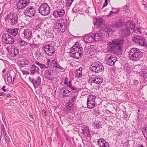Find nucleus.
Masks as SVG:
<instances>
[{
    "label": "nucleus",
    "instance_id": "1",
    "mask_svg": "<svg viewBox=\"0 0 147 147\" xmlns=\"http://www.w3.org/2000/svg\"><path fill=\"white\" fill-rule=\"evenodd\" d=\"M124 41L120 39H115L109 42L107 47V51L112 53H118L121 52Z\"/></svg>",
    "mask_w": 147,
    "mask_h": 147
},
{
    "label": "nucleus",
    "instance_id": "2",
    "mask_svg": "<svg viewBox=\"0 0 147 147\" xmlns=\"http://www.w3.org/2000/svg\"><path fill=\"white\" fill-rule=\"evenodd\" d=\"M71 57L76 59L80 58L83 53V49L80 45L76 43L71 47L69 52Z\"/></svg>",
    "mask_w": 147,
    "mask_h": 147
},
{
    "label": "nucleus",
    "instance_id": "3",
    "mask_svg": "<svg viewBox=\"0 0 147 147\" xmlns=\"http://www.w3.org/2000/svg\"><path fill=\"white\" fill-rule=\"evenodd\" d=\"M5 20L11 26H16L19 21L18 15L14 12H10L6 15Z\"/></svg>",
    "mask_w": 147,
    "mask_h": 147
},
{
    "label": "nucleus",
    "instance_id": "4",
    "mask_svg": "<svg viewBox=\"0 0 147 147\" xmlns=\"http://www.w3.org/2000/svg\"><path fill=\"white\" fill-rule=\"evenodd\" d=\"M67 22V19L65 18H63L58 20L55 24V29H57V31L59 32L63 33L66 30Z\"/></svg>",
    "mask_w": 147,
    "mask_h": 147
},
{
    "label": "nucleus",
    "instance_id": "5",
    "mask_svg": "<svg viewBox=\"0 0 147 147\" xmlns=\"http://www.w3.org/2000/svg\"><path fill=\"white\" fill-rule=\"evenodd\" d=\"M129 59L134 61L138 60L142 56V53L138 49L134 48L131 49L129 52Z\"/></svg>",
    "mask_w": 147,
    "mask_h": 147
},
{
    "label": "nucleus",
    "instance_id": "6",
    "mask_svg": "<svg viewBox=\"0 0 147 147\" xmlns=\"http://www.w3.org/2000/svg\"><path fill=\"white\" fill-rule=\"evenodd\" d=\"M89 70L92 72L98 73L103 71L104 67L100 62L96 61L93 62L89 67Z\"/></svg>",
    "mask_w": 147,
    "mask_h": 147
},
{
    "label": "nucleus",
    "instance_id": "7",
    "mask_svg": "<svg viewBox=\"0 0 147 147\" xmlns=\"http://www.w3.org/2000/svg\"><path fill=\"white\" fill-rule=\"evenodd\" d=\"M132 40L136 44L145 47H147V44L145 39L141 36L135 35L133 38Z\"/></svg>",
    "mask_w": 147,
    "mask_h": 147
},
{
    "label": "nucleus",
    "instance_id": "8",
    "mask_svg": "<svg viewBox=\"0 0 147 147\" xmlns=\"http://www.w3.org/2000/svg\"><path fill=\"white\" fill-rule=\"evenodd\" d=\"M39 13L42 16L48 15L50 12V8L46 3L42 4L38 9Z\"/></svg>",
    "mask_w": 147,
    "mask_h": 147
},
{
    "label": "nucleus",
    "instance_id": "9",
    "mask_svg": "<svg viewBox=\"0 0 147 147\" xmlns=\"http://www.w3.org/2000/svg\"><path fill=\"white\" fill-rule=\"evenodd\" d=\"M42 49L45 53L51 56L55 54V48L52 44L46 45L42 47Z\"/></svg>",
    "mask_w": 147,
    "mask_h": 147
},
{
    "label": "nucleus",
    "instance_id": "10",
    "mask_svg": "<svg viewBox=\"0 0 147 147\" xmlns=\"http://www.w3.org/2000/svg\"><path fill=\"white\" fill-rule=\"evenodd\" d=\"M1 39L2 42L6 44H13L15 41L13 37L7 33L3 34Z\"/></svg>",
    "mask_w": 147,
    "mask_h": 147
},
{
    "label": "nucleus",
    "instance_id": "11",
    "mask_svg": "<svg viewBox=\"0 0 147 147\" xmlns=\"http://www.w3.org/2000/svg\"><path fill=\"white\" fill-rule=\"evenodd\" d=\"M36 13V8L33 6H29L24 10L23 12L24 15L30 17H32L34 16Z\"/></svg>",
    "mask_w": 147,
    "mask_h": 147
},
{
    "label": "nucleus",
    "instance_id": "12",
    "mask_svg": "<svg viewBox=\"0 0 147 147\" xmlns=\"http://www.w3.org/2000/svg\"><path fill=\"white\" fill-rule=\"evenodd\" d=\"M96 96L92 94H90L88 96L87 102L88 108L91 109L94 108L96 106L95 99Z\"/></svg>",
    "mask_w": 147,
    "mask_h": 147
},
{
    "label": "nucleus",
    "instance_id": "13",
    "mask_svg": "<svg viewBox=\"0 0 147 147\" xmlns=\"http://www.w3.org/2000/svg\"><path fill=\"white\" fill-rule=\"evenodd\" d=\"M29 3V0H20L16 4L17 9L18 10L24 9Z\"/></svg>",
    "mask_w": 147,
    "mask_h": 147
},
{
    "label": "nucleus",
    "instance_id": "14",
    "mask_svg": "<svg viewBox=\"0 0 147 147\" xmlns=\"http://www.w3.org/2000/svg\"><path fill=\"white\" fill-rule=\"evenodd\" d=\"M125 23L122 19H119V20L115 21L111 24V27L113 29L117 28L124 26Z\"/></svg>",
    "mask_w": 147,
    "mask_h": 147
},
{
    "label": "nucleus",
    "instance_id": "15",
    "mask_svg": "<svg viewBox=\"0 0 147 147\" xmlns=\"http://www.w3.org/2000/svg\"><path fill=\"white\" fill-rule=\"evenodd\" d=\"M107 57V64L109 66L114 65L117 60V57L114 55H108Z\"/></svg>",
    "mask_w": 147,
    "mask_h": 147
},
{
    "label": "nucleus",
    "instance_id": "16",
    "mask_svg": "<svg viewBox=\"0 0 147 147\" xmlns=\"http://www.w3.org/2000/svg\"><path fill=\"white\" fill-rule=\"evenodd\" d=\"M23 34L24 35L23 38L24 39H26L30 40L32 38V31L31 29H26L24 30Z\"/></svg>",
    "mask_w": 147,
    "mask_h": 147
},
{
    "label": "nucleus",
    "instance_id": "17",
    "mask_svg": "<svg viewBox=\"0 0 147 147\" xmlns=\"http://www.w3.org/2000/svg\"><path fill=\"white\" fill-rule=\"evenodd\" d=\"M55 70L51 69H48L45 71L44 76L45 78L49 80H52L53 79V75L55 73Z\"/></svg>",
    "mask_w": 147,
    "mask_h": 147
},
{
    "label": "nucleus",
    "instance_id": "18",
    "mask_svg": "<svg viewBox=\"0 0 147 147\" xmlns=\"http://www.w3.org/2000/svg\"><path fill=\"white\" fill-rule=\"evenodd\" d=\"M93 35H94V40H95L96 41H98L101 40L103 37H104L105 36L107 35L108 34H109V33H102L100 32L96 33H92Z\"/></svg>",
    "mask_w": 147,
    "mask_h": 147
},
{
    "label": "nucleus",
    "instance_id": "19",
    "mask_svg": "<svg viewBox=\"0 0 147 147\" xmlns=\"http://www.w3.org/2000/svg\"><path fill=\"white\" fill-rule=\"evenodd\" d=\"M9 55L13 57L16 56L19 53V51L17 48L14 45H11Z\"/></svg>",
    "mask_w": 147,
    "mask_h": 147
},
{
    "label": "nucleus",
    "instance_id": "20",
    "mask_svg": "<svg viewBox=\"0 0 147 147\" xmlns=\"http://www.w3.org/2000/svg\"><path fill=\"white\" fill-rule=\"evenodd\" d=\"M65 14V11L62 8L61 9L59 8L55 10L53 13V16L55 18H57L58 17H62Z\"/></svg>",
    "mask_w": 147,
    "mask_h": 147
},
{
    "label": "nucleus",
    "instance_id": "21",
    "mask_svg": "<svg viewBox=\"0 0 147 147\" xmlns=\"http://www.w3.org/2000/svg\"><path fill=\"white\" fill-rule=\"evenodd\" d=\"M97 145L99 147H110L109 143L107 142L104 138H100L98 139Z\"/></svg>",
    "mask_w": 147,
    "mask_h": 147
},
{
    "label": "nucleus",
    "instance_id": "22",
    "mask_svg": "<svg viewBox=\"0 0 147 147\" xmlns=\"http://www.w3.org/2000/svg\"><path fill=\"white\" fill-rule=\"evenodd\" d=\"M94 35L92 33L86 34L84 38V41L87 43H90L94 41Z\"/></svg>",
    "mask_w": 147,
    "mask_h": 147
},
{
    "label": "nucleus",
    "instance_id": "23",
    "mask_svg": "<svg viewBox=\"0 0 147 147\" xmlns=\"http://www.w3.org/2000/svg\"><path fill=\"white\" fill-rule=\"evenodd\" d=\"M18 63L20 67V69H21L24 67V65H27L30 63L29 60L27 59L24 58V59L19 60L18 61Z\"/></svg>",
    "mask_w": 147,
    "mask_h": 147
},
{
    "label": "nucleus",
    "instance_id": "24",
    "mask_svg": "<svg viewBox=\"0 0 147 147\" xmlns=\"http://www.w3.org/2000/svg\"><path fill=\"white\" fill-rule=\"evenodd\" d=\"M31 82L33 84L34 88H37L39 86L41 83L40 77L38 76L36 79L32 78L30 80Z\"/></svg>",
    "mask_w": 147,
    "mask_h": 147
},
{
    "label": "nucleus",
    "instance_id": "25",
    "mask_svg": "<svg viewBox=\"0 0 147 147\" xmlns=\"http://www.w3.org/2000/svg\"><path fill=\"white\" fill-rule=\"evenodd\" d=\"M125 26L127 28L131 29V32H134L136 31L135 25L132 21H127L126 23Z\"/></svg>",
    "mask_w": 147,
    "mask_h": 147
},
{
    "label": "nucleus",
    "instance_id": "26",
    "mask_svg": "<svg viewBox=\"0 0 147 147\" xmlns=\"http://www.w3.org/2000/svg\"><path fill=\"white\" fill-rule=\"evenodd\" d=\"M77 97V95H73L71 97L67 100V102L66 103L75 106L76 99Z\"/></svg>",
    "mask_w": 147,
    "mask_h": 147
},
{
    "label": "nucleus",
    "instance_id": "27",
    "mask_svg": "<svg viewBox=\"0 0 147 147\" xmlns=\"http://www.w3.org/2000/svg\"><path fill=\"white\" fill-rule=\"evenodd\" d=\"M74 108L75 106L71 105L66 103L65 110L67 113H71L73 112Z\"/></svg>",
    "mask_w": 147,
    "mask_h": 147
},
{
    "label": "nucleus",
    "instance_id": "28",
    "mask_svg": "<svg viewBox=\"0 0 147 147\" xmlns=\"http://www.w3.org/2000/svg\"><path fill=\"white\" fill-rule=\"evenodd\" d=\"M39 68L34 64H33L31 66L30 71L31 72V74H39Z\"/></svg>",
    "mask_w": 147,
    "mask_h": 147
},
{
    "label": "nucleus",
    "instance_id": "29",
    "mask_svg": "<svg viewBox=\"0 0 147 147\" xmlns=\"http://www.w3.org/2000/svg\"><path fill=\"white\" fill-rule=\"evenodd\" d=\"M19 30V28H16L12 29H8L6 31L8 33L13 36H15L18 35Z\"/></svg>",
    "mask_w": 147,
    "mask_h": 147
},
{
    "label": "nucleus",
    "instance_id": "30",
    "mask_svg": "<svg viewBox=\"0 0 147 147\" xmlns=\"http://www.w3.org/2000/svg\"><path fill=\"white\" fill-rule=\"evenodd\" d=\"M112 11H110L109 13L107 16V17H110L111 16H113L114 15V14L116 15L117 13H119V12L120 10L118 8H113L112 9Z\"/></svg>",
    "mask_w": 147,
    "mask_h": 147
},
{
    "label": "nucleus",
    "instance_id": "31",
    "mask_svg": "<svg viewBox=\"0 0 147 147\" xmlns=\"http://www.w3.org/2000/svg\"><path fill=\"white\" fill-rule=\"evenodd\" d=\"M82 133L84 136L88 137H90V132L88 127H85L83 129H82Z\"/></svg>",
    "mask_w": 147,
    "mask_h": 147
},
{
    "label": "nucleus",
    "instance_id": "32",
    "mask_svg": "<svg viewBox=\"0 0 147 147\" xmlns=\"http://www.w3.org/2000/svg\"><path fill=\"white\" fill-rule=\"evenodd\" d=\"M104 21V20L103 18H100L96 19V22L94 23V25L97 26L98 27H100Z\"/></svg>",
    "mask_w": 147,
    "mask_h": 147
},
{
    "label": "nucleus",
    "instance_id": "33",
    "mask_svg": "<svg viewBox=\"0 0 147 147\" xmlns=\"http://www.w3.org/2000/svg\"><path fill=\"white\" fill-rule=\"evenodd\" d=\"M18 44L20 46V47H24L27 45V42L21 38H18L17 40Z\"/></svg>",
    "mask_w": 147,
    "mask_h": 147
},
{
    "label": "nucleus",
    "instance_id": "34",
    "mask_svg": "<svg viewBox=\"0 0 147 147\" xmlns=\"http://www.w3.org/2000/svg\"><path fill=\"white\" fill-rule=\"evenodd\" d=\"M96 75H92L90 76L88 81V83L92 85V83L96 84Z\"/></svg>",
    "mask_w": 147,
    "mask_h": 147
},
{
    "label": "nucleus",
    "instance_id": "35",
    "mask_svg": "<svg viewBox=\"0 0 147 147\" xmlns=\"http://www.w3.org/2000/svg\"><path fill=\"white\" fill-rule=\"evenodd\" d=\"M82 67H80L76 70V77L77 78H79L80 77H82Z\"/></svg>",
    "mask_w": 147,
    "mask_h": 147
},
{
    "label": "nucleus",
    "instance_id": "36",
    "mask_svg": "<svg viewBox=\"0 0 147 147\" xmlns=\"http://www.w3.org/2000/svg\"><path fill=\"white\" fill-rule=\"evenodd\" d=\"M133 32H131V29H129L126 27L123 31V34H124L125 36L129 35L130 34V33Z\"/></svg>",
    "mask_w": 147,
    "mask_h": 147
},
{
    "label": "nucleus",
    "instance_id": "37",
    "mask_svg": "<svg viewBox=\"0 0 147 147\" xmlns=\"http://www.w3.org/2000/svg\"><path fill=\"white\" fill-rule=\"evenodd\" d=\"M96 84H97L101 83L103 80L102 78L100 76H96Z\"/></svg>",
    "mask_w": 147,
    "mask_h": 147
},
{
    "label": "nucleus",
    "instance_id": "38",
    "mask_svg": "<svg viewBox=\"0 0 147 147\" xmlns=\"http://www.w3.org/2000/svg\"><path fill=\"white\" fill-rule=\"evenodd\" d=\"M1 129V135L2 136V134H4L5 132H6L7 131L6 129L4 126L3 123H1L0 125V126Z\"/></svg>",
    "mask_w": 147,
    "mask_h": 147
},
{
    "label": "nucleus",
    "instance_id": "39",
    "mask_svg": "<svg viewBox=\"0 0 147 147\" xmlns=\"http://www.w3.org/2000/svg\"><path fill=\"white\" fill-rule=\"evenodd\" d=\"M60 90L62 92H63L62 94L63 96L64 97H66V96H65V95L67 94L68 90L66 88H65L64 87H63L61 88Z\"/></svg>",
    "mask_w": 147,
    "mask_h": 147
},
{
    "label": "nucleus",
    "instance_id": "40",
    "mask_svg": "<svg viewBox=\"0 0 147 147\" xmlns=\"http://www.w3.org/2000/svg\"><path fill=\"white\" fill-rule=\"evenodd\" d=\"M93 126L95 128L98 129L100 128L101 125L98 122L96 121L93 123Z\"/></svg>",
    "mask_w": 147,
    "mask_h": 147
},
{
    "label": "nucleus",
    "instance_id": "41",
    "mask_svg": "<svg viewBox=\"0 0 147 147\" xmlns=\"http://www.w3.org/2000/svg\"><path fill=\"white\" fill-rule=\"evenodd\" d=\"M12 76L10 73H9L8 75V74H7V81L9 84H11L12 80Z\"/></svg>",
    "mask_w": 147,
    "mask_h": 147
},
{
    "label": "nucleus",
    "instance_id": "42",
    "mask_svg": "<svg viewBox=\"0 0 147 147\" xmlns=\"http://www.w3.org/2000/svg\"><path fill=\"white\" fill-rule=\"evenodd\" d=\"M93 111L95 115L96 116H98V115L100 114V113L98 108L93 110Z\"/></svg>",
    "mask_w": 147,
    "mask_h": 147
},
{
    "label": "nucleus",
    "instance_id": "43",
    "mask_svg": "<svg viewBox=\"0 0 147 147\" xmlns=\"http://www.w3.org/2000/svg\"><path fill=\"white\" fill-rule=\"evenodd\" d=\"M54 64L56 65L55 66V68L60 69L62 70H63V68L58 63L57 61L54 63Z\"/></svg>",
    "mask_w": 147,
    "mask_h": 147
},
{
    "label": "nucleus",
    "instance_id": "44",
    "mask_svg": "<svg viewBox=\"0 0 147 147\" xmlns=\"http://www.w3.org/2000/svg\"><path fill=\"white\" fill-rule=\"evenodd\" d=\"M68 88H70L72 90L74 91L75 92L79 91L78 89L75 86H72L71 85Z\"/></svg>",
    "mask_w": 147,
    "mask_h": 147
},
{
    "label": "nucleus",
    "instance_id": "45",
    "mask_svg": "<svg viewBox=\"0 0 147 147\" xmlns=\"http://www.w3.org/2000/svg\"><path fill=\"white\" fill-rule=\"evenodd\" d=\"M142 131L144 137H145V136L147 135V126L145 127L144 129H142Z\"/></svg>",
    "mask_w": 147,
    "mask_h": 147
},
{
    "label": "nucleus",
    "instance_id": "46",
    "mask_svg": "<svg viewBox=\"0 0 147 147\" xmlns=\"http://www.w3.org/2000/svg\"><path fill=\"white\" fill-rule=\"evenodd\" d=\"M73 1L72 0H67L66 1V4L67 6L69 7L70 6Z\"/></svg>",
    "mask_w": 147,
    "mask_h": 147
},
{
    "label": "nucleus",
    "instance_id": "47",
    "mask_svg": "<svg viewBox=\"0 0 147 147\" xmlns=\"http://www.w3.org/2000/svg\"><path fill=\"white\" fill-rule=\"evenodd\" d=\"M124 119H126L127 118H129V116L128 115L127 113V112L126 111H124L123 112V114Z\"/></svg>",
    "mask_w": 147,
    "mask_h": 147
},
{
    "label": "nucleus",
    "instance_id": "48",
    "mask_svg": "<svg viewBox=\"0 0 147 147\" xmlns=\"http://www.w3.org/2000/svg\"><path fill=\"white\" fill-rule=\"evenodd\" d=\"M30 46L32 49L36 48L38 47V45L35 43L31 44Z\"/></svg>",
    "mask_w": 147,
    "mask_h": 147
},
{
    "label": "nucleus",
    "instance_id": "49",
    "mask_svg": "<svg viewBox=\"0 0 147 147\" xmlns=\"http://www.w3.org/2000/svg\"><path fill=\"white\" fill-rule=\"evenodd\" d=\"M72 94V93L68 90L67 94L65 95L66 97H70Z\"/></svg>",
    "mask_w": 147,
    "mask_h": 147
},
{
    "label": "nucleus",
    "instance_id": "50",
    "mask_svg": "<svg viewBox=\"0 0 147 147\" xmlns=\"http://www.w3.org/2000/svg\"><path fill=\"white\" fill-rule=\"evenodd\" d=\"M93 48H94V47L93 45H90V46H88V49L86 50H89L92 51V50H93Z\"/></svg>",
    "mask_w": 147,
    "mask_h": 147
},
{
    "label": "nucleus",
    "instance_id": "51",
    "mask_svg": "<svg viewBox=\"0 0 147 147\" xmlns=\"http://www.w3.org/2000/svg\"><path fill=\"white\" fill-rule=\"evenodd\" d=\"M105 2L103 4L102 8H103L104 7L108 5V0H105Z\"/></svg>",
    "mask_w": 147,
    "mask_h": 147
},
{
    "label": "nucleus",
    "instance_id": "52",
    "mask_svg": "<svg viewBox=\"0 0 147 147\" xmlns=\"http://www.w3.org/2000/svg\"><path fill=\"white\" fill-rule=\"evenodd\" d=\"M39 66L41 69H43L44 68H47V67H46L45 64H43L42 63L40 64Z\"/></svg>",
    "mask_w": 147,
    "mask_h": 147
},
{
    "label": "nucleus",
    "instance_id": "53",
    "mask_svg": "<svg viewBox=\"0 0 147 147\" xmlns=\"http://www.w3.org/2000/svg\"><path fill=\"white\" fill-rule=\"evenodd\" d=\"M4 138L6 142H10V140L8 136H7L5 137H4Z\"/></svg>",
    "mask_w": 147,
    "mask_h": 147
},
{
    "label": "nucleus",
    "instance_id": "54",
    "mask_svg": "<svg viewBox=\"0 0 147 147\" xmlns=\"http://www.w3.org/2000/svg\"><path fill=\"white\" fill-rule=\"evenodd\" d=\"M68 78H66L64 80V84L65 85H68Z\"/></svg>",
    "mask_w": 147,
    "mask_h": 147
},
{
    "label": "nucleus",
    "instance_id": "55",
    "mask_svg": "<svg viewBox=\"0 0 147 147\" xmlns=\"http://www.w3.org/2000/svg\"><path fill=\"white\" fill-rule=\"evenodd\" d=\"M64 136H65V138H66V140L68 141L69 140V138L68 136V135L67 134H64Z\"/></svg>",
    "mask_w": 147,
    "mask_h": 147
},
{
    "label": "nucleus",
    "instance_id": "56",
    "mask_svg": "<svg viewBox=\"0 0 147 147\" xmlns=\"http://www.w3.org/2000/svg\"><path fill=\"white\" fill-rule=\"evenodd\" d=\"M21 71L24 75L25 74L28 75L29 74V73L26 71H24L23 70H21Z\"/></svg>",
    "mask_w": 147,
    "mask_h": 147
},
{
    "label": "nucleus",
    "instance_id": "57",
    "mask_svg": "<svg viewBox=\"0 0 147 147\" xmlns=\"http://www.w3.org/2000/svg\"><path fill=\"white\" fill-rule=\"evenodd\" d=\"M12 96V95L11 94L8 93L6 95V97L7 98H11Z\"/></svg>",
    "mask_w": 147,
    "mask_h": 147
},
{
    "label": "nucleus",
    "instance_id": "58",
    "mask_svg": "<svg viewBox=\"0 0 147 147\" xmlns=\"http://www.w3.org/2000/svg\"><path fill=\"white\" fill-rule=\"evenodd\" d=\"M6 94L4 92H0V96H5Z\"/></svg>",
    "mask_w": 147,
    "mask_h": 147
},
{
    "label": "nucleus",
    "instance_id": "59",
    "mask_svg": "<svg viewBox=\"0 0 147 147\" xmlns=\"http://www.w3.org/2000/svg\"><path fill=\"white\" fill-rule=\"evenodd\" d=\"M29 117L32 120H30L31 121H34V119L33 118V117L32 116V115H29Z\"/></svg>",
    "mask_w": 147,
    "mask_h": 147
},
{
    "label": "nucleus",
    "instance_id": "60",
    "mask_svg": "<svg viewBox=\"0 0 147 147\" xmlns=\"http://www.w3.org/2000/svg\"><path fill=\"white\" fill-rule=\"evenodd\" d=\"M71 80H69L68 82V85H67V87H69V86H71L72 85V84H71Z\"/></svg>",
    "mask_w": 147,
    "mask_h": 147
},
{
    "label": "nucleus",
    "instance_id": "61",
    "mask_svg": "<svg viewBox=\"0 0 147 147\" xmlns=\"http://www.w3.org/2000/svg\"><path fill=\"white\" fill-rule=\"evenodd\" d=\"M42 113L43 115H44L45 116H46V111L45 110H42Z\"/></svg>",
    "mask_w": 147,
    "mask_h": 147
},
{
    "label": "nucleus",
    "instance_id": "62",
    "mask_svg": "<svg viewBox=\"0 0 147 147\" xmlns=\"http://www.w3.org/2000/svg\"><path fill=\"white\" fill-rule=\"evenodd\" d=\"M144 82H147V76H144Z\"/></svg>",
    "mask_w": 147,
    "mask_h": 147
},
{
    "label": "nucleus",
    "instance_id": "63",
    "mask_svg": "<svg viewBox=\"0 0 147 147\" xmlns=\"http://www.w3.org/2000/svg\"><path fill=\"white\" fill-rule=\"evenodd\" d=\"M133 82L135 84H137L138 83V81L137 80H134Z\"/></svg>",
    "mask_w": 147,
    "mask_h": 147
},
{
    "label": "nucleus",
    "instance_id": "64",
    "mask_svg": "<svg viewBox=\"0 0 147 147\" xmlns=\"http://www.w3.org/2000/svg\"><path fill=\"white\" fill-rule=\"evenodd\" d=\"M143 77L144 76H147V72H146L145 71H144L143 72Z\"/></svg>",
    "mask_w": 147,
    "mask_h": 147
}]
</instances>
